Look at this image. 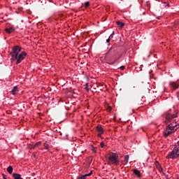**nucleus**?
I'll return each mask as SVG.
<instances>
[{"mask_svg":"<svg viewBox=\"0 0 179 179\" xmlns=\"http://www.w3.org/2000/svg\"><path fill=\"white\" fill-rule=\"evenodd\" d=\"M109 38H113V35L111 34V35H110V36Z\"/></svg>","mask_w":179,"mask_h":179,"instance_id":"72a5a7b5","label":"nucleus"},{"mask_svg":"<svg viewBox=\"0 0 179 179\" xmlns=\"http://www.w3.org/2000/svg\"><path fill=\"white\" fill-rule=\"evenodd\" d=\"M15 30V28H13V27H11V28H6V29H5V31H6L7 34H11V33H13Z\"/></svg>","mask_w":179,"mask_h":179,"instance_id":"f8f14e48","label":"nucleus"},{"mask_svg":"<svg viewBox=\"0 0 179 179\" xmlns=\"http://www.w3.org/2000/svg\"><path fill=\"white\" fill-rule=\"evenodd\" d=\"M27 55V53L26 52H22L20 55H16L13 58L16 59V64L19 65V64H21L22 61L24 59V57Z\"/></svg>","mask_w":179,"mask_h":179,"instance_id":"39448f33","label":"nucleus"},{"mask_svg":"<svg viewBox=\"0 0 179 179\" xmlns=\"http://www.w3.org/2000/svg\"><path fill=\"white\" fill-rule=\"evenodd\" d=\"M124 69H125V66H122L120 67V70L124 71Z\"/></svg>","mask_w":179,"mask_h":179,"instance_id":"393cba45","label":"nucleus"},{"mask_svg":"<svg viewBox=\"0 0 179 179\" xmlns=\"http://www.w3.org/2000/svg\"><path fill=\"white\" fill-rule=\"evenodd\" d=\"M96 129H97L98 132H99V134H98V136H101V135L103 134V128L101 126H97Z\"/></svg>","mask_w":179,"mask_h":179,"instance_id":"9d476101","label":"nucleus"},{"mask_svg":"<svg viewBox=\"0 0 179 179\" xmlns=\"http://www.w3.org/2000/svg\"><path fill=\"white\" fill-rule=\"evenodd\" d=\"M92 172L91 171V172H90V173H88V174H86V175H84V176H81L78 177V179H86L87 177L92 176Z\"/></svg>","mask_w":179,"mask_h":179,"instance_id":"ddd939ff","label":"nucleus"},{"mask_svg":"<svg viewBox=\"0 0 179 179\" xmlns=\"http://www.w3.org/2000/svg\"><path fill=\"white\" fill-rule=\"evenodd\" d=\"M117 50V46L113 45L110 48V50L108 51L106 55L108 56L113 57V56H114V55H115V53L116 52Z\"/></svg>","mask_w":179,"mask_h":179,"instance_id":"6e6552de","label":"nucleus"},{"mask_svg":"<svg viewBox=\"0 0 179 179\" xmlns=\"http://www.w3.org/2000/svg\"><path fill=\"white\" fill-rule=\"evenodd\" d=\"M178 127L179 124L175 121L167 125L166 130L164 131V138H166L171 134H174Z\"/></svg>","mask_w":179,"mask_h":179,"instance_id":"f03ea898","label":"nucleus"},{"mask_svg":"<svg viewBox=\"0 0 179 179\" xmlns=\"http://www.w3.org/2000/svg\"><path fill=\"white\" fill-rule=\"evenodd\" d=\"M109 38H113V35L111 34V35H110V36Z\"/></svg>","mask_w":179,"mask_h":179,"instance_id":"473e14b6","label":"nucleus"},{"mask_svg":"<svg viewBox=\"0 0 179 179\" xmlns=\"http://www.w3.org/2000/svg\"><path fill=\"white\" fill-rule=\"evenodd\" d=\"M178 179H179V178H178Z\"/></svg>","mask_w":179,"mask_h":179,"instance_id":"c9c22d12","label":"nucleus"},{"mask_svg":"<svg viewBox=\"0 0 179 179\" xmlns=\"http://www.w3.org/2000/svg\"><path fill=\"white\" fill-rule=\"evenodd\" d=\"M167 158L173 159L179 158V141L175 145L173 150L169 153Z\"/></svg>","mask_w":179,"mask_h":179,"instance_id":"7ed1b4c3","label":"nucleus"},{"mask_svg":"<svg viewBox=\"0 0 179 179\" xmlns=\"http://www.w3.org/2000/svg\"><path fill=\"white\" fill-rule=\"evenodd\" d=\"M100 146H101V148H103L104 146H105L104 143H103V142H101V144H100Z\"/></svg>","mask_w":179,"mask_h":179,"instance_id":"5701e85b","label":"nucleus"},{"mask_svg":"<svg viewBox=\"0 0 179 179\" xmlns=\"http://www.w3.org/2000/svg\"><path fill=\"white\" fill-rule=\"evenodd\" d=\"M171 87L174 90H176L178 89L179 87V84H178L176 82H171L170 83Z\"/></svg>","mask_w":179,"mask_h":179,"instance_id":"1a4fd4ad","label":"nucleus"},{"mask_svg":"<svg viewBox=\"0 0 179 179\" xmlns=\"http://www.w3.org/2000/svg\"><path fill=\"white\" fill-rule=\"evenodd\" d=\"M129 155H126L124 156V163L127 164L128 161H129Z\"/></svg>","mask_w":179,"mask_h":179,"instance_id":"aec40b11","label":"nucleus"},{"mask_svg":"<svg viewBox=\"0 0 179 179\" xmlns=\"http://www.w3.org/2000/svg\"><path fill=\"white\" fill-rule=\"evenodd\" d=\"M18 93V88L17 86H15L13 89L11 90V94L13 95H16Z\"/></svg>","mask_w":179,"mask_h":179,"instance_id":"9b49d317","label":"nucleus"},{"mask_svg":"<svg viewBox=\"0 0 179 179\" xmlns=\"http://www.w3.org/2000/svg\"><path fill=\"white\" fill-rule=\"evenodd\" d=\"M177 96L179 99V91L177 92Z\"/></svg>","mask_w":179,"mask_h":179,"instance_id":"c756f323","label":"nucleus"},{"mask_svg":"<svg viewBox=\"0 0 179 179\" xmlns=\"http://www.w3.org/2000/svg\"><path fill=\"white\" fill-rule=\"evenodd\" d=\"M92 150L94 152H95V153H96V148H95L94 147H92Z\"/></svg>","mask_w":179,"mask_h":179,"instance_id":"a878e982","label":"nucleus"},{"mask_svg":"<svg viewBox=\"0 0 179 179\" xmlns=\"http://www.w3.org/2000/svg\"><path fill=\"white\" fill-rule=\"evenodd\" d=\"M116 23L120 28H122L125 25V24L124 22H120V21H117Z\"/></svg>","mask_w":179,"mask_h":179,"instance_id":"f3484780","label":"nucleus"},{"mask_svg":"<svg viewBox=\"0 0 179 179\" xmlns=\"http://www.w3.org/2000/svg\"><path fill=\"white\" fill-rule=\"evenodd\" d=\"M166 6L169 7V3H167Z\"/></svg>","mask_w":179,"mask_h":179,"instance_id":"f704fd0d","label":"nucleus"},{"mask_svg":"<svg viewBox=\"0 0 179 179\" xmlns=\"http://www.w3.org/2000/svg\"><path fill=\"white\" fill-rule=\"evenodd\" d=\"M85 90H87V91H89L88 85H86Z\"/></svg>","mask_w":179,"mask_h":179,"instance_id":"cd10ccee","label":"nucleus"},{"mask_svg":"<svg viewBox=\"0 0 179 179\" xmlns=\"http://www.w3.org/2000/svg\"><path fill=\"white\" fill-rule=\"evenodd\" d=\"M6 179V178H5Z\"/></svg>","mask_w":179,"mask_h":179,"instance_id":"e433bc0d","label":"nucleus"},{"mask_svg":"<svg viewBox=\"0 0 179 179\" xmlns=\"http://www.w3.org/2000/svg\"><path fill=\"white\" fill-rule=\"evenodd\" d=\"M155 165L157 166V168L159 169V171H162V166L160 165V163H159V162H155Z\"/></svg>","mask_w":179,"mask_h":179,"instance_id":"6ab92c4d","label":"nucleus"},{"mask_svg":"<svg viewBox=\"0 0 179 179\" xmlns=\"http://www.w3.org/2000/svg\"><path fill=\"white\" fill-rule=\"evenodd\" d=\"M2 176H3V179H7V178L6 177V175H5V174H2Z\"/></svg>","mask_w":179,"mask_h":179,"instance_id":"bb28decb","label":"nucleus"},{"mask_svg":"<svg viewBox=\"0 0 179 179\" xmlns=\"http://www.w3.org/2000/svg\"><path fill=\"white\" fill-rule=\"evenodd\" d=\"M146 6H147L148 8H150V1H147V2H146Z\"/></svg>","mask_w":179,"mask_h":179,"instance_id":"b1692460","label":"nucleus"},{"mask_svg":"<svg viewBox=\"0 0 179 179\" xmlns=\"http://www.w3.org/2000/svg\"><path fill=\"white\" fill-rule=\"evenodd\" d=\"M43 146H44V148H45L47 150H49V148H50V143L45 142V143L43 144Z\"/></svg>","mask_w":179,"mask_h":179,"instance_id":"a211bd4d","label":"nucleus"},{"mask_svg":"<svg viewBox=\"0 0 179 179\" xmlns=\"http://www.w3.org/2000/svg\"><path fill=\"white\" fill-rule=\"evenodd\" d=\"M108 162L111 164L119 165L118 155L116 153L111 152L108 157Z\"/></svg>","mask_w":179,"mask_h":179,"instance_id":"20e7f679","label":"nucleus"},{"mask_svg":"<svg viewBox=\"0 0 179 179\" xmlns=\"http://www.w3.org/2000/svg\"><path fill=\"white\" fill-rule=\"evenodd\" d=\"M110 41V38H109L108 39H107L106 42H107V43H109Z\"/></svg>","mask_w":179,"mask_h":179,"instance_id":"c85d7f7f","label":"nucleus"},{"mask_svg":"<svg viewBox=\"0 0 179 179\" xmlns=\"http://www.w3.org/2000/svg\"><path fill=\"white\" fill-rule=\"evenodd\" d=\"M89 6H90V2H89V1L85 2V8H89Z\"/></svg>","mask_w":179,"mask_h":179,"instance_id":"412c9836","label":"nucleus"},{"mask_svg":"<svg viewBox=\"0 0 179 179\" xmlns=\"http://www.w3.org/2000/svg\"><path fill=\"white\" fill-rule=\"evenodd\" d=\"M7 172H8L9 174H12L13 172V166H8V168H7Z\"/></svg>","mask_w":179,"mask_h":179,"instance_id":"dca6fc26","label":"nucleus"},{"mask_svg":"<svg viewBox=\"0 0 179 179\" xmlns=\"http://www.w3.org/2000/svg\"><path fill=\"white\" fill-rule=\"evenodd\" d=\"M13 177L14 179H23L22 178V176L20 174L13 173Z\"/></svg>","mask_w":179,"mask_h":179,"instance_id":"4468645a","label":"nucleus"},{"mask_svg":"<svg viewBox=\"0 0 179 179\" xmlns=\"http://www.w3.org/2000/svg\"><path fill=\"white\" fill-rule=\"evenodd\" d=\"M134 173L139 178L141 177V173L138 169H134Z\"/></svg>","mask_w":179,"mask_h":179,"instance_id":"2eb2a0df","label":"nucleus"},{"mask_svg":"<svg viewBox=\"0 0 179 179\" xmlns=\"http://www.w3.org/2000/svg\"><path fill=\"white\" fill-rule=\"evenodd\" d=\"M22 51V48L18 45H15L13 48L12 51L10 52V55L13 58L19 55V53Z\"/></svg>","mask_w":179,"mask_h":179,"instance_id":"423d86ee","label":"nucleus"},{"mask_svg":"<svg viewBox=\"0 0 179 179\" xmlns=\"http://www.w3.org/2000/svg\"><path fill=\"white\" fill-rule=\"evenodd\" d=\"M41 143L39 141V142H37L36 144H34V148H37L38 147L39 145H41Z\"/></svg>","mask_w":179,"mask_h":179,"instance_id":"4be33fe9","label":"nucleus"},{"mask_svg":"<svg viewBox=\"0 0 179 179\" xmlns=\"http://www.w3.org/2000/svg\"><path fill=\"white\" fill-rule=\"evenodd\" d=\"M178 117V111H176L174 114L167 113L166 115V120L165 122L168 124L169 122H171L172 119H174Z\"/></svg>","mask_w":179,"mask_h":179,"instance_id":"0eeeda50","label":"nucleus"},{"mask_svg":"<svg viewBox=\"0 0 179 179\" xmlns=\"http://www.w3.org/2000/svg\"><path fill=\"white\" fill-rule=\"evenodd\" d=\"M36 147H34V145H31V149H34Z\"/></svg>","mask_w":179,"mask_h":179,"instance_id":"7c9ffc66","label":"nucleus"},{"mask_svg":"<svg viewBox=\"0 0 179 179\" xmlns=\"http://www.w3.org/2000/svg\"><path fill=\"white\" fill-rule=\"evenodd\" d=\"M178 127L179 124L175 121L167 125L166 130L164 131V138H166L171 134H174Z\"/></svg>","mask_w":179,"mask_h":179,"instance_id":"f257e3e1","label":"nucleus"},{"mask_svg":"<svg viewBox=\"0 0 179 179\" xmlns=\"http://www.w3.org/2000/svg\"><path fill=\"white\" fill-rule=\"evenodd\" d=\"M115 34V32L113 31V34H111L112 36H113Z\"/></svg>","mask_w":179,"mask_h":179,"instance_id":"2f4dec72","label":"nucleus"}]
</instances>
